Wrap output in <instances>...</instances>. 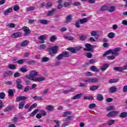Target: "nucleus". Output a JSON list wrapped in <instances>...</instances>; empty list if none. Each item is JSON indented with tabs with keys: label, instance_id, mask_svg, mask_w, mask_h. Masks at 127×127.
Segmentation results:
<instances>
[{
	"label": "nucleus",
	"instance_id": "1",
	"mask_svg": "<svg viewBox=\"0 0 127 127\" xmlns=\"http://www.w3.org/2000/svg\"><path fill=\"white\" fill-rule=\"evenodd\" d=\"M36 76H39V73L37 72L36 70H31L29 74L26 75L25 77L34 82H42V81H45V80L44 77H35Z\"/></svg>",
	"mask_w": 127,
	"mask_h": 127
},
{
	"label": "nucleus",
	"instance_id": "2",
	"mask_svg": "<svg viewBox=\"0 0 127 127\" xmlns=\"http://www.w3.org/2000/svg\"><path fill=\"white\" fill-rule=\"evenodd\" d=\"M121 50H122V48H116L114 50H109L107 51L106 52H105V53L103 54V57H105L106 56H107V55H110V54H111V53L113 55H119V53L120 52V51H121Z\"/></svg>",
	"mask_w": 127,
	"mask_h": 127
},
{
	"label": "nucleus",
	"instance_id": "3",
	"mask_svg": "<svg viewBox=\"0 0 127 127\" xmlns=\"http://www.w3.org/2000/svg\"><path fill=\"white\" fill-rule=\"evenodd\" d=\"M69 52L67 51H64L62 54H60L58 56L56 57V59L58 60H62L63 59V57H69Z\"/></svg>",
	"mask_w": 127,
	"mask_h": 127
},
{
	"label": "nucleus",
	"instance_id": "4",
	"mask_svg": "<svg viewBox=\"0 0 127 127\" xmlns=\"http://www.w3.org/2000/svg\"><path fill=\"white\" fill-rule=\"evenodd\" d=\"M85 83H97L99 82L98 78H85L83 79Z\"/></svg>",
	"mask_w": 127,
	"mask_h": 127
},
{
	"label": "nucleus",
	"instance_id": "5",
	"mask_svg": "<svg viewBox=\"0 0 127 127\" xmlns=\"http://www.w3.org/2000/svg\"><path fill=\"white\" fill-rule=\"evenodd\" d=\"M82 48V47H77L75 48L70 47L68 48L67 49V50L68 51H70L71 53H77V52L80 51L81 50V49Z\"/></svg>",
	"mask_w": 127,
	"mask_h": 127
},
{
	"label": "nucleus",
	"instance_id": "6",
	"mask_svg": "<svg viewBox=\"0 0 127 127\" xmlns=\"http://www.w3.org/2000/svg\"><path fill=\"white\" fill-rule=\"evenodd\" d=\"M58 51V46H54L50 49V55H51V56H55V54L57 53Z\"/></svg>",
	"mask_w": 127,
	"mask_h": 127
},
{
	"label": "nucleus",
	"instance_id": "7",
	"mask_svg": "<svg viewBox=\"0 0 127 127\" xmlns=\"http://www.w3.org/2000/svg\"><path fill=\"white\" fill-rule=\"evenodd\" d=\"M72 118H73V116H68L67 118H66L65 119V122L63 123V124L62 125V127H66V126L70 125V124H71V121H72Z\"/></svg>",
	"mask_w": 127,
	"mask_h": 127
},
{
	"label": "nucleus",
	"instance_id": "8",
	"mask_svg": "<svg viewBox=\"0 0 127 127\" xmlns=\"http://www.w3.org/2000/svg\"><path fill=\"white\" fill-rule=\"evenodd\" d=\"M22 30L24 31V33L23 34V36H28V35L30 34V30L29 29V28L26 26H24L22 28Z\"/></svg>",
	"mask_w": 127,
	"mask_h": 127
},
{
	"label": "nucleus",
	"instance_id": "9",
	"mask_svg": "<svg viewBox=\"0 0 127 127\" xmlns=\"http://www.w3.org/2000/svg\"><path fill=\"white\" fill-rule=\"evenodd\" d=\"M86 49H84V51H89L90 52H93V46L91 45L90 44H86L85 45Z\"/></svg>",
	"mask_w": 127,
	"mask_h": 127
},
{
	"label": "nucleus",
	"instance_id": "10",
	"mask_svg": "<svg viewBox=\"0 0 127 127\" xmlns=\"http://www.w3.org/2000/svg\"><path fill=\"white\" fill-rule=\"evenodd\" d=\"M38 39L39 41H38V43H40V44L42 43H44V40H45V36L44 35H41L38 37Z\"/></svg>",
	"mask_w": 127,
	"mask_h": 127
},
{
	"label": "nucleus",
	"instance_id": "11",
	"mask_svg": "<svg viewBox=\"0 0 127 127\" xmlns=\"http://www.w3.org/2000/svg\"><path fill=\"white\" fill-rule=\"evenodd\" d=\"M118 114H119V112L117 111L110 112L107 114V117H109V118H111L112 117H115V116H117Z\"/></svg>",
	"mask_w": 127,
	"mask_h": 127
},
{
	"label": "nucleus",
	"instance_id": "12",
	"mask_svg": "<svg viewBox=\"0 0 127 127\" xmlns=\"http://www.w3.org/2000/svg\"><path fill=\"white\" fill-rule=\"evenodd\" d=\"M27 99H28V98L24 96H18L16 98L17 102H19V101H25V100H27Z\"/></svg>",
	"mask_w": 127,
	"mask_h": 127
},
{
	"label": "nucleus",
	"instance_id": "13",
	"mask_svg": "<svg viewBox=\"0 0 127 127\" xmlns=\"http://www.w3.org/2000/svg\"><path fill=\"white\" fill-rule=\"evenodd\" d=\"M13 74V72H12V71L9 70V71H6L4 73L3 76L4 78H6L7 77H10V76H12Z\"/></svg>",
	"mask_w": 127,
	"mask_h": 127
},
{
	"label": "nucleus",
	"instance_id": "14",
	"mask_svg": "<svg viewBox=\"0 0 127 127\" xmlns=\"http://www.w3.org/2000/svg\"><path fill=\"white\" fill-rule=\"evenodd\" d=\"M109 91L110 93H116L118 91V88L116 86H113L109 88Z\"/></svg>",
	"mask_w": 127,
	"mask_h": 127
},
{
	"label": "nucleus",
	"instance_id": "15",
	"mask_svg": "<svg viewBox=\"0 0 127 127\" xmlns=\"http://www.w3.org/2000/svg\"><path fill=\"white\" fill-rule=\"evenodd\" d=\"M12 12V8H9L6 10H4L3 12L4 15H8V13Z\"/></svg>",
	"mask_w": 127,
	"mask_h": 127
},
{
	"label": "nucleus",
	"instance_id": "16",
	"mask_svg": "<svg viewBox=\"0 0 127 127\" xmlns=\"http://www.w3.org/2000/svg\"><path fill=\"white\" fill-rule=\"evenodd\" d=\"M99 87L100 86L98 85H92L89 88V90L92 91H96V90L99 89Z\"/></svg>",
	"mask_w": 127,
	"mask_h": 127
},
{
	"label": "nucleus",
	"instance_id": "17",
	"mask_svg": "<svg viewBox=\"0 0 127 127\" xmlns=\"http://www.w3.org/2000/svg\"><path fill=\"white\" fill-rule=\"evenodd\" d=\"M82 98V94H76L74 97L71 98V100H77L78 99H81Z\"/></svg>",
	"mask_w": 127,
	"mask_h": 127
},
{
	"label": "nucleus",
	"instance_id": "18",
	"mask_svg": "<svg viewBox=\"0 0 127 127\" xmlns=\"http://www.w3.org/2000/svg\"><path fill=\"white\" fill-rule=\"evenodd\" d=\"M37 23H41V24H44V25H46L47 23H48V21L44 19H41L37 21Z\"/></svg>",
	"mask_w": 127,
	"mask_h": 127
},
{
	"label": "nucleus",
	"instance_id": "19",
	"mask_svg": "<svg viewBox=\"0 0 127 127\" xmlns=\"http://www.w3.org/2000/svg\"><path fill=\"white\" fill-rule=\"evenodd\" d=\"M70 115H72V112L71 111H65L64 112L63 114V118H65L66 117H68V116H70Z\"/></svg>",
	"mask_w": 127,
	"mask_h": 127
},
{
	"label": "nucleus",
	"instance_id": "20",
	"mask_svg": "<svg viewBox=\"0 0 127 127\" xmlns=\"http://www.w3.org/2000/svg\"><path fill=\"white\" fill-rule=\"evenodd\" d=\"M20 36H21V33L20 32L14 33L12 35L13 38H17V37H19Z\"/></svg>",
	"mask_w": 127,
	"mask_h": 127
},
{
	"label": "nucleus",
	"instance_id": "21",
	"mask_svg": "<svg viewBox=\"0 0 127 127\" xmlns=\"http://www.w3.org/2000/svg\"><path fill=\"white\" fill-rule=\"evenodd\" d=\"M107 68H109V64H104L101 67L100 69L102 71H106Z\"/></svg>",
	"mask_w": 127,
	"mask_h": 127
},
{
	"label": "nucleus",
	"instance_id": "22",
	"mask_svg": "<svg viewBox=\"0 0 127 127\" xmlns=\"http://www.w3.org/2000/svg\"><path fill=\"white\" fill-rule=\"evenodd\" d=\"M72 16H73L71 14H69V15H67L66 17L65 22H66L67 23L70 22V21H71V20H72Z\"/></svg>",
	"mask_w": 127,
	"mask_h": 127
},
{
	"label": "nucleus",
	"instance_id": "23",
	"mask_svg": "<svg viewBox=\"0 0 127 127\" xmlns=\"http://www.w3.org/2000/svg\"><path fill=\"white\" fill-rule=\"evenodd\" d=\"M108 11L109 12H114V11H116V6H112L110 7H108Z\"/></svg>",
	"mask_w": 127,
	"mask_h": 127
},
{
	"label": "nucleus",
	"instance_id": "24",
	"mask_svg": "<svg viewBox=\"0 0 127 127\" xmlns=\"http://www.w3.org/2000/svg\"><path fill=\"white\" fill-rule=\"evenodd\" d=\"M28 43H29V41L28 40L23 41L21 44V46H22V47L27 46Z\"/></svg>",
	"mask_w": 127,
	"mask_h": 127
},
{
	"label": "nucleus",
	"instance_id": "25",
	"mask_svg": "<svg viewBox=\"0 0 127 127\" xmlns=\"http://www.w3.org/2000/svg\"><path fill=\"white\" fill-rule=\"evenodd\" d=\"M80 23L81 24H83V23H86L88 21V18H84L83 19H80L78 20Z\"/></svg>",
	"mask_w": 127,
	"mask_h": 127
},
{
	"label": "nucleus",
	"instance_id": "26",
	"mask_svg": "<svg viewBox=\"0 0 127 127\" xmlns=\"http://www.w3.org/2000/svg\"><path fill=\"white\" fill-rule=\"evenodd\" d=\"M90 69L93 72H99V69L95 65L91 66Z\"/></svg>",
	"mask_w": 127,
	"mask_h": 127
},
{
	"label": "nucleus",
	"instance_id": "27",
	"mask_svg": "<svg viewBox=\"0 0 127 127\" xmlns=\"http://www.w3.org/2000/svg\"><path fill=\"white\" fill-rule=\"evenodd\" d=\"M113 69H114V70H115V71H117V72L123 71V68L122 67L116 66V67H114Z\"/></svg>",
	"mask_w": 127,
	"mask_h": 127
},
{
	"label": "nucleus",
	"instance_id": "28",
	"mask_svg": "<svg viewBox=\"0 0 127 127\" xmlns=\"http://www.w3.org/2000/svg\"><path fill=\"white\" fill-rule=\"evenodd\" d=\"M56 39H57V37H56V36L52 35L50 38V41H51V42H54V41H55Z\"/></svg>",
	"mask_w": 127,
	"mask_h": 127
},
{
	"label": "nucleus",
	"instance_id": "29",
	"mask_svg": "<svg viewBox=\"0 0 127 127\" xmlns=\"http://www.w3.org/2000/svg\"><path fill=\"white\" fill-rule=\"evenodd\" d=\"M118 82H119V79L116 78L110 79L109 81V83L110 84H113V83H118Z\"/></svg>",
	"mask_w": 127,
	"mask_h": 127
},
{
	"label": "nucleus",
	"instance_id": "30",
	"mask_svg": "<svg viewBox=\"0 0 127 127\" xmlns=\"http://www.w3.org/2000/svg\"><path fill=\"white\" fill-rule=\"evenodd\" d=\"M97 100L98 101H103L104 100V96L101 94H99L97 95Z\"/></svg>",
	"mask_w": 127,
	"mask_h": 127
},
{
	"label": "nucleus",
	"instance_id": "31",
	"mask_svg": "<svg viewBox=\"0 0 127 127\" xmlns=\"http://www.w3.org/2000/svg\"><path fill=\"white\" fill-rule=\"evenodd\" d=\"M26 62V59H22V60H19L17 61V63L18 64H19L20 65H21V64H23L24 62Z\"/></svg>",
	"mask_w": 127,
	"mask_h": 127
},
{
	"label": "nucleus",
	"instance_id": "32",
	"mask_svg": "<svg viewBox=\"0 0 127 127\" xmlns=\"http://www.w3.org/2000/svg\"><path fill=\"white\" fill-rule=\"evenodd\" d=\"M108 9H109V6L106 5H103L101 7L100 10L105 11L106 10H108Z\"/></svg>",
	"mask_w": 127,
	"mask_h": 127
},
{
	"label": "nucleus",
	"instance_id": "33",
	"mask_svg": "<svg viewBox=\"0 0 127 127\" xmlns=\"http://www.w3.org/2000/svg\"><path fill=\"white\" fill-rule=\"evenodd\" d=\"M7 26L9 27V28H14V27H15V24L13 23H10L8 24Z\"/></svg>",
	"mask_w": 127,
	"mask_h": 127
},
{
	"label": "nucleus",
	"instance_id": "34",
	"mask_svg": "<svg viewBox=\"0 0 127 127\" xmlns=\"http://www.w3.org/2000/svg\"><path fill=\"white\" fill-rule=\"evenodd\" d=\"M46 47V45L45 44L41 45L40 46L38 47V49L39 50H42V49H45Z\"/></svg>",
	"mask_w": 127,
	"mask_h": 127
},
{
	"label": "nucleus",
	"instance_id": "35",
	"mask_svg": "<svg viewBox=\"0 0 127 127\" xmlns=\"http://www.w3.org/2000/svg\"><path fill=\"white\" fill-rule=\"evenodd\" d=\"M34 9H35V7L31 6L30 7H27L26 11H32V10H34Z\"/></svg>",
	"mask_w": 127,
	"mask_h": 127
},
{
	"label": "nucleus",
	"instance_id": "36",
	"mask_svg": "<svg viewBox=\"0 0 127 127\" xmlns=\"http://www.w3.org/2000/svg\"><path fill=\"white\" fill-rule=\"evenodd\" d=\"M108 37L109 38H114L115 37V33L110 32L108 34Z\"/></svg>",
	"mask_w": 127,
	"mask_h": 127
},
{
	"label": "nucleus",
	"instance_id": "37",
	"mask_svg": "<svg viewBox=\"0 0 127 127\" xmlns=\"http://www.w3.org/2000/svg\"><path fill=\"white\" fill-rule=\"evenodd\" d=\"M34 100H37V101H42V97L38 96H35L33 97Z\"/></svg>",
	"mask_w": 127,
	"mask_h": 127
},
{
	"label": "nucleus",
	"instance_id": "38",
	"mask_svg": "<svg viewBox=\"0 0 127 127\" xmlns=\"http://www.w3.org/2000/svg\"><path fill=\"white\" fill-rule=\"evenodd\" d=\"M13 91H14V89H9L8 91V94H9V96L12 97L13 96Z\"/></svg>",
	"mask_w": 127,
	"mask_h": 127
},
{
	"label": "nucleus",
	"instance_id": "39",
	"mask_svg": "<svg viewBox=\"0 0 127 127\" xmlns=\"http://www.w3.org/2000/svg\"><path fill=\"white\" fill-rule=\"evenodd\" d=\"M97 107V105L95 103H91L89 104L88 108L89 109H94Z\"/></svg>",
	"mask_w": 127,
	"mask_h": 127
},
{
	"label": "nucleus",
	"instance_id": "40",
	"mask_svg": "<svg viewBox=\"0 0 127 127\" xmlns=\"http://www.w3.org/2000/svg\"><path fill=\"white\" fill-rule=\"evenodd\" d=\"M20 71L21 72H22V73H25V72H27L28 69H26V68H25L24 67H22L20 68Z\"/></svg>",
	"mask_w": 127,
	"mask_h": 127
},
{
	"label": "nucleus",
	"instance_id": "41",
	"mask_svg": "<svg viewBox=\"0 0 127 127\" xmlns=\"http://www.w3.org/2000/svg\"><path fill=\"white\" fill-rule=\"evenodd\" d=\"M37 112H38V109L35 110L32 113H31L30 116L32 117H34L36 114H37Z\"/></svg>",
	"mask_w": 127,
	"mask_h": 127
},
{
	"label": "nucleus",
	"instance_id": "42",
	"mask_svg": "<svg viewBox=\"0 0 127 127\" xmlns=\"http://www.w3.org/2000/svg\"><path fill=\"white\" fill-rule=\"evenodd\" d=\"M71 2H65L64 3V7H68V6H70L71 5Z\"/></svg>",
	"mask_w": 127,
	"mask_h": 127
},
{
	"label": "nucleus",
	"instance_id": "43",
	"mask_svg": "<svg viewBox=\"0 0 127 127\" xmlns=\"http://www.w3.org/2000/svg\"><path fill=\"white\" fill-rule=\"evenodd\" d=\"M121 118H127V112H122L120 115Z\"/></svg>",
	"mask_w": 127,
	"mask_h": 127
},
{
	"label": "nucleus",
	"instance_id": "44",
	"mask_svg": "<svg viewBox=\"0 0 127 127\" xmlns=\"http://www.w3.org/2000/svg\"><path fill=\"white\" fill-rule=\"evenodd\" d=\"M64 38L65 39H67V40H74V38L71 36H64Z\"/></svg>",
	"mask_w": 127,
	"mask_h": 127
},
{
	"label": "nucleus",
	"instance_id": "45",
	"mask_svg": "<svg viewBox=\"0 0 127 127\" xmlns=\"http://www.w3.org/2000/svg\"><path fill=\"white\" fill-rule=\"evenodd\" d=\"M55 10H56V9H53L52 10H50L48 12V16H50V15H53V14H54V12H55Z\"/></svg>",
	"mask_w": 127,
	"mask_h": 127
},
{
	"label": "nucleus",
	"instance_id": "46",
	"mask_svg": "<svg viewBox=\"0 0 127 127\" xmlns=\"http://www.w3.org/2000/svg\"><path fill=\"white\" fill-rule=\"evenodd\" d=\"M48 111H50L51 112H53V111H54V106L52 105H49Z\"/></svg>",
	"mask_w": 127,
	"mask_h": 127
},
{
	"label": "nucleus",
	"instance_id": "47",
	"mask_svg": "<svg viewBox=\"0 0 127 127\" xmlns=\"http://www.w3.org/2000/svg\"><path fill=\"white\" fill-rule=\"evenodd\" d=\"M5 96V94H4L3 92L0 93V99H1V100H3V99H4Z\"/></svg>",
	"mask_w": 127,
	"mask_h": 127
},
{
	"label": "nucleus",
	"instance_id": "48",
	"mask_svg": "<svg viewBox=\"0 0 127 127\" xmlns=\"http://www.w3.org/2000/svg\"><path fill=\"white\" fill-rule=\"evenodd\" d=\"M108 124L109 126H112V125H114V124H115V120H110L108 122Z\"/></svg>",
	"mask_w": 127,
	"mask_h": 127
},
{
	"label": "nucleus",
	"instance_id": "49",
	"mask_svg": "<svg viewBox=\"0 0 127 127\" xmlns=\"http://www.w3.org/2000/svg\"><path fill=\"white\" fill-rule=\"evenodd\" d=\"M24 104L25 103L23 102H22L19 104V109H23V107H24Z\"/></svg>",
	"mask_w": 127,
	"mask_h": 127
},
{
	"label": "nucleus",
	"instance_id": "50",
	"mask_svg": "<svg viewBox=\"0 0 127 127\" xmlns=\"http://www.w3.org/2000/svg\"><path fill=\"white\" fill-rule=\"evenodd\" d=\"M86 56L87 57V58H92V57H93V55L92 54V53L88 52L87 53H86Z\"/></svg>",
	"mask_w": 127,
	"mask_h": 127
},
{
	"label": "nucleus",
	"instance_id": "51",
	"mask_svg": "<svg viewBox=\"0 0 127 127\" xmlns=\"http://www.w3.org/2000/svg\"><path fill=\"white\" fill-rule=\"evenodd\" d=\"M27 63L29 64V65H34V64L35 63V61H29L27 62Z\"/></svg>",
	"mask_w": 127,
	"mask_h": 127
},
{
	"label": "nucleus",
	"instance_id": "52",
	"mask_svg": "<svg viewBox=\"0 0 127 127\" xmlns=\"http://www.w3.org/2000/svg\"><path fill=\"white\" fill-rule=\"evenodd\" d=\"M93 99V96L90 95L89 96H84V100H92Z\"/></svg>",
	"mask_w": 127,
	"mask_h": 127
},
{
	"label": "nucleus",
	"instance_id": "53",
	"mask_svg": "<svg viewBox=\"0 0 127 127\" xmlns=\"http://www.w3.org/2000/svg\"><path fill=\"white\" fill-rule=\"evenodd\" d=\"M80 40L82 41H84V40H85V39L87 38V37L85 35H81L79 37Z\"/></svg>",
	"mask_w": 127,
	"mask_h": 127
},
{
	"label": "nucleus",
	"instance_id": "54",
	"mask_svg": "<svg viewBox=\"0 0 127 127\" xmlns=\"http://www.w3.org/2000/svg\"><path fill=\"white\" fill-rule=\"evenodd\" d=\"M108 60H114V59H116V57L114 56H109L107 57Z\"/></svg>",
	"mask_w": 127,
	"mask_h": 127
},
{
	"label": "nucleus",
	"instance_id": "55",
	"mask_svg": "<svg viewBox=\"0 0 127 127\" xmlns=\"http://www.w3.org/2000/svg\"><path fill=\"white\" fill-rule=\"evenodd\" d=\"M48 62V58L45 57L42 58V62Z\"/></svg>",
	"mask_w": 127,
	"mask_h": 127
},
{
	"label": "nucleus",
	"instance_id": "56",
	"mask_svg": "<svg viewBox=\"0 0 127 127\" xmlns=\"http://www.w3.org/2000/svg\"><path fill=\"white\" fill-rule=\"evenodd\" d=\"M22 81L20 79H17L16 80V85L21 84Z\"/></svg>",
	"mask_w": 127,
	"mask_h": 127
},
{
	"label": "nucleus",
	"instance_id": "57",
	"mask_svg": "<svg viewBox=\"0 0 127 127\" xmlns=\"http://www.w3.org/2000/svg\"><path fill=\"white\" fill-rule=\"evenodd\" d=\"M19 9V6L18 5H15L13 7V10H14V11H17V10H18Z\"/></svg>",
	"mask_w": 127,
	"mask_h": 127
},
{
	"label": "nucleus",
	"instance_id": "58",
	"mask_svg": "<svg viewBox=\"0 0 127 127\" xmlns=\"http://www.w3.org/2000/svg\"><path fill=\"white\" fill-rule=\"evenodd\" d=\"M73 5L78 6V5H81V3H80V2H74L73 3Z\"/></svg>",
	"mask_w": 127,
	"mask_h": 127
},
{
	"label": "nucleus",
	"instance_id": "59",
	"mask_svg": "<svg viewBox=\"0 0 127 127\" xmlns=\"http://www.w3.org/2000/svg\"><path fill=\"white\" fill-rule=\"evenodd\" d=\"M79 87H82V88H86V83H79Z\"/></svg>",
	"mask_w": 127,
	"mask_h": 127
},
{
	"label": "nucleus",
	"instance_id": "60",
	"mask_svg": "<svg viewBox=\"0 0 127 127\" xmlns=\"http://www.w3.org/2000/svg\"><path fill=\"white\" fill-rule=\"evenodd\" d=\"M29 89H30V86H26L24 89V92H26L29 91Z\"/></svg>",
	"mask_w": 127,
	"mask_h": 127
},
{
	"label": "nucleus",
	"instance_id": "61",
	"mask_svg": "<svg viewBox=\"0 0 127 127\" xmlns=\"http://www.w3.org/2000/svg\"><path fill=\"white\" fill-rule=\"evenodd\" d=\"M91 36H96L97 35V32L96 31H92L91 33Z\"/></svg>",
	"mask_w": 127,
	"mask_h": 127
},
{
	"label": "nucleus",
	"instance_id": "62",
	"mask_svg": "<svg viewBox=\"0 0 127 127\" xmlns=\"http://www.w3.org/2000/svg\"><path fill=\"white\" fill-rule=\"evenodd\" d=\"M75 26L77 28H79L80 27V22L79 20H77L75 23Z\"/></svg>",
	"mask_w": 127,
	"mask_h": 127
},
{
	"label": "nucleus",
	"instance_id": "63",
	"mask_svg": "<svg viewBox=\"0 0 127 127\" xmlns=\"http://www.w3.org/2000/svg\"><path fill=\"white\" fill-rule=\"evenodd\" d=\"M9 69H15V65L14 64H9Z\"/></svg>",
	"mask_w": 127,
	"mask_h": 127
},
{
	"label": "nucleus",
	"instance_id": "64",
	"mask_svg": "<svg viewBox=\"0 0 127 127\" xmlns=\"http://www.w3.org/2000/svg\"><path fill=\"white\" fill-rule=\"evenodd\" d=\"M123 92H124V93H127V85H125V86L123 87Z\"/></svg>",
	"mask_w": 127,
	"mask_h": 127
}]
</instances>
